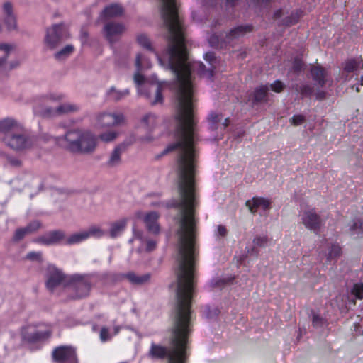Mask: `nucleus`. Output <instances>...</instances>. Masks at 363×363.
Here are the masks:
<instances>
[{
    "label": "nucleus",
    "mask_w": 363,
    "mask_h": 363,
    "mask_svg": "<svg viewBox=\"0 0 363 363\" xmlns=\"http://www.w3.org/2000/svg\"><path fill=\"white\" fill-rule=\"evenodd\" d=\"M177 304L170 337L171 348L152 343L148 355L154 359L168 358L167 363H186V345L191 332V302L196 257V210H179Z\"/></svg>",
    "instance_id": "obj_1"
},
{
    "label": "nucleus",
    "mask_w": 363,
    "mask_h": 363,
    "mask_svg": "<svg viewBox=\"0 0 363 363\" xmlns=\"http://www.w3.org/2000/svg\"><path fill=\"white\" fill-rule=\"evenodd\" d=\"M60 145L74 154L91 155L97 147L96 136L89 130L73 128L59 138Z\"/></svg>",
    "instance_id": "obj_2"
},
{
    "label": "nucleus",
    "mask_w": 363,
    "mask_h": 363,
    "mask_svg": "<svg viewBox=\"0 0 363 363\" xmlns=\"http://www.w3.org/2000/svg\"><path fill=\"white\" fill-rule=\"evenodd\" d=\"M91 281L87 275L73 274L69 277L65 288L72 298H81L89 295Z\"/></svg>",
    "instance_id": "obj_3"
},
{
    "label": "nucleus",
    "mask_w": 363,
    "mask_h": 363,
    "mask_svg": "<svg viewBox=\"0 0 363 363\" xmlns=\"http://www.w3.org/2000/svg\"><path fill=\"white\" fill-rule=\"evenodd\" d=\"M1 141L6 146L16 152L27 150L33 145L31 137L25 133L22 125L20 129L15 130L11 135L1 136Z\"/></svg>",
    "instance_id": "obj_4"
},
{
    "label": "nucleus",
    "mask_w": 363,
    "mask_h": 363,
    "mask_svg": "<svg viewBox=\"0 0 363 363\" xmlns=\"http://www.w3.org/2000/svg\"><path fill=\"white\" fill-rule=\"evenodd\" d=\"M69 276L52 264L47 266V289L53 291L58 287L65 289Z\"/></svg>",
    "instance_id": "obj_5"
},
{
    "label": "nucleus",
    "mask_w": 363,
    "mask_h": 363,
    "mask_svg": "<svg viewBox=\"0 0 363 363\" xmlns=\"http://www.w3.org/2000/svg\"><path fill=\"white\" fill-rule=\"evenodd\" d=\"M126 28L123 23L115 21H108L103 27V35L109 43L113 44L118 42Z\"/></svg>",
    "instance_id": "obj_6"
},
{
    "label": "nucleus",
    "mask_w": 363,
    "mask_h": 363,
    "mask_svg": "<svg viewBox=\"0 0 363 363\" xmlns=\"http://www.w3.org/2000/svg\"><path fill=\"white\" fill-rule=\"evenodd\" d=\"M303 225L308 230L318 233L322 225V219L315 208L305 209L301 213Z\"/></svg>",
    "instance_id": "obj_7"
},
{
    "label": "nucleus",
    "mask_w": 363,
    "mask_h": 363,
    "mask_svg": "<svg viewBox=\"0 0 363 363\" xmlns=\"http://www.w3.org/2000/svg\"><path fill=\"white\" fill-rule=\"evenodd\" d=\"M56 363H78L75 350L70 346H60L52 352Z\"/></svg>",
    "instance_id": "obj_8"
},
{
    "label": "nucleus",
    "mask_w": 363,
    "mask_h": 363,
    "mask_svg": "<svg viewBox=\"0 0 363 363\" xmlns=\"http://www.w3.org/2000/svg\"><path fill=\"white\" fill-rule=\"evenodd\" d=\"M97 125L100 128H108L119 125L124 123L125 117L122 113H101L96 118Z\"/></svg>",
    "instance_id": "obj_9"
},
{
    "label": "nucleus",
    "mask_w": 363,
    "mask_h": 363,
    "mask_svg": "<svg viewBox=\"0 0 363 363\" xmlns=\"http://www.w3.org/2000/svg\"><path fill=\"white\" fill-rule=\"evenodd\" d=\"M252 28L253 27L251 25L239 26L233 28L225 34V38L222 40V43L233 46L240 38L252 32Z\"/></svg>",
    "instance_id": "obj_10"
},
{
    "label": "nucleus",
    "mask_w": 363,
    "mask_h": 363,
    "mask_svg": "<svg viewBox=\"0 0 363 363\" xmlns=\"http://www.w3.org/2000/svg\"><path fill=\"white\" fill-rule=\"evenodd\" d=\"M45 336V332L38 330L35 325H27L21 330L22 341L29 345L39 343Z\"/></svg>",
    "instance_id": "obj_11"
},
{
    "label": "nucleus",
    "mask_w": 363,
    "mask_h": 363,
    "mask_svg": "<svg viewBox=\"0 0 363 363\" xmlns=\"http://www.w3.org/2000/svg\"><path fill=\"white\" fill-rule=\"evenodd\" d=\"M311 75L315 84L323 87L329 81L328 70L320 65H313L311 68Z\"/></svg>",
    "instance_id": "obj_12"
},
{
    "label": "nucleus",
    "mask_w": 363,
    "mask_h": 363,
    "mask_svg": "<svg viewBox=\"0 0 363 363\" xmlns=\"http://www.w3.org/2000/svg\"><path fill=\"white\" fill-rule=\"evenodd\" d=\"M133 143L132 140H125L115 147L114 150L111 153L109 160L107 162V165L113 167L118 165L121 163V155L128 146Z\"/></svg>",
    "instance_id": "obj_13"
},
{
    "label": "nucleus",
    "mask_w": 363,
    "mask_h": 363,
    "mask_svg": "<svg viewBox=\"0 0 363 363\" xmlns=\"http://www.w3.org/2000/svg\"><path fill=\"white\" fill-rule=\"evenodd\" d=\"M21 124L12 118H5L0 120V133L2 136L11 135L15 130L20 129Z\"/></svg>",
    "instance_id": "obj_14"
},
{
    "label": "nucleus",
    "mask_w": 363,
    "mask_h": 363,
    "mask_svg": "<svg viewBox=\"0 0 363 363\" xmlns=\"http://www.w3.org/2000/svg\"><path fill=\"white\" fill-rule=\"evenodd\" d=\"M79 110V106L77 104L66 103L60 105L56 108H47V115L58 116L62 114L74 113Z\"/></svg>",
    "instance_id": "obj_15"
},
{
    "label": "nucleus",
    "mask_w": 363,
    "mask_h": 363,
    "mask_svg": "<svg viewBox=\"0 0 363 363\" xmlns=\"http://www.w3.org/2000/svg\"><path fill=\"white\" fill-rule=\"evenodd\" d=\"M245 204L252 213H255L259 208L263 210L269 209L271 202L269 199L263 197H253L251 200L247 201Z\"/></svg>",
    "instance_id": "obj_16"
},
{
    "label": "nucleus",
    "mask_w": 363,
    "mask_h": 363,
    "mask_svg": "<svg viewBox=\"0 0 363 363\" xmlns=\"http://www.w3.org/2000/svg\"><path fill=\"white\" fill-rule=\"evenodd\" d=\"M3 10L5 14L4 22L8 30H14L16 28V20L13 13L12 4L9 1L5 2L3 5Z\"/></svg>",
    "instance_id": "obj_17"
},
{
    "label": "nucleus",
    "mask_w": 363,
    "mask_h": 363,
    "mask_svg": "<svg viewBox=\"0 0 363 363\" xmlns=\"http://www.w3.org/2000/svg\"><path fill=\"white\" fill-rule=\"evenodd\" d=\"M158 218L159 214L155 211L148 213L144 218L148 231L153 234H158L160 232V226L157 223Z\"/></svg>",
    "instance_id": "obj_18"
},
{
    "label": "nucleus",
    "mask_w": 363,
    "mask_h": 363,
    "mask_svg": "<svg viewBox=\"0 0 363 363\" xmlns=\"http://www.w3.org/2000/svg\"><path fill=\"white\" fill-rule=\"evenodd\" d=\"M123 13V7L117 4L106 6L101 13V18H112L121 16Z\"/></svg>",
    "instance_id": "obj_19"
},
{
    "label": "nucleus",
    "mask_w": 363,
    "mask_h": 363,
    "mask_svg": "<svg viewBox=\"0 0 363 363\" xmlns=\"http://www.w3.org/2000/svg\"><path fill=\"white\" fill-rule=\"evenodd\" d=\"M269 242V239L268 236L267 235H257L252 240L253 246L252 247L247 251V253L250 255H259V250L258 247H264L268 245V243Z\"/></svg>",
    "instance_id": "obj_20"
},
{
    "label": "nucleus",
    "mask_w": 363,
    "mask_h": 363,
    "mask_svg": "<svg viewBox=\"0 0 363 363\" xmlns=\"http://www.w3.org/2000/svg\"><path fill=\"white\" fill-rule=\"evenodd\" d=\"M362 69L363 59L361 57L348 59L343 63V70L347 73L354 72Z\"/></svg>",
    "instance_id": "obj_21"
},
{
    "label": "nucleus",
    "mask_w": 363,
    "mask_h": 363,
    "mask_svg": "<svg viewBox=\"0 0 363 363\" xmlns=\"http://www.w3.org/2000/svg\"><path fill=\"white\" fill-rule=\"evenodd\" d=\"M128 219L122 218L117 221L113 222L110 225L109 235L111 238H115L118 236L125 230L127 225Z\"/></svg>",
    "instance_id": "obj_22"
},
{
    "label": "nucleus",
    "mask_w": 363,
    "mask_h": 363,
    "mask_svg": "<svg viewBox=\"0 0 363 363\" xmlns=\"http://www.w3.org/2000/svg\"><path fill=\"white\" fill-rule=\"evenodd\" d=\"M130 94L128 89L118 90L115 86L111 87L106 92L108 100L118 101Z\"/></svg>",
    "instance_id": "obj_23"
},
{
    "label": "nucleus",
    "mask_w": 363,
    "mask_h": 363,
    "mask_svg": "<svg viewBox=\"0 0 363 363\" xmlns=\"http://www.w3.org/2000/svg\"><path fill=\"white\" fill-rule=\"evenodd\" d=\"M75 48L72 45H67L54 54V57L57 61H65L74 52Z\"/></svg>",
    "instance_id": "obj_24"
},
{
    "label": "nucleus",
    "mask_w": 363,
    "mask_h": 363,
    "mask_svg": "<svg viewBox=\"0 0 363 363\" xmlns=\"http://www.w3.org/2000/svg\"><path fill=\"white\" fill-rule=\"evenodd\" d=\"M124 277L133 284H143L150 280V276L149 274L143 275H137L133 272H128Z\"/></svg>",
    "instance_id": "obj_25"
},
{
    "label": "nucleus",
    "mask_w": 363,
    "mask_h": 363,
    "mask_svg": "<svg viewBox=\"0 0 363 363\" xmlns=\"http://www.w3.org/2000/svg\"><path fill=\"white\" fill-rule=\"evenodd\" d=\"M65 238V233L62 230H52L47 234V245L59 243Z\"/></svg>",
    "instance_id": "obj_26"
},
{
    "label": "nucleus",
    "mask_w": 363,
    "mask_h": 363,
    "mask_svg": "<svg viewBox=\"0 0 363 363\" xmlns=\"http://www.w3.org/2000/svg\"><path fill=\"white\" fill-rule=\"evenodd\" d=\"M351 235H361L363 234V219H354L349 228Z\"/></svg>",
    "instance_id": "obj_27"
},
{
    "label": "nucleus",
    "mask_w": 363,
    "mask_h": 363,
    "mask_svg": "<svg viewBox=\"0 0 363 363\" xmlns=\"http://www.w3.org/2000/svg\"><path fill=\"white\" fill-rule=\"evenodd\" d=\"M268 91L269 88L266 85L257 87L254 91V101L259 103L265 101Z\"/></svg>",
    "instance_id": "obj_28"
},
{
    "label": "nucleus",
    "mask_w": 363,
    "mask_h": 363,
    "mask_svg": "<svg viewBox=\"0 0 363 363\" xmlns=\"http://www.w3.org/2000/svg\"><path fill=\"white\" fill-rule=\"evenodd\" d=\"M341 247L336 244L332 245L327 255V262H331L333 261L337 260V259L341 255Z\"/></svg>",
    "instance_id": "obj_29"
},
{
    "label": "nucleus",
    "mask_w": 363,
    "mask_h": 363,
    "mask_svg": "<svg viewBox=\"0 0 363 363\" xmlns=\"http://www.w3.org/2000/svg\"><path fill=\"white\" fill-rule=\"evenodd\" d=\"M49 195L51 201L56 202L65 199L67 194L61 189L50 188L49 189Z\"/></svg>",
    "instance_id": "obj_30"
},
{
    "label": "nucleus",
    "mask_w": 363,
    "mask_h": 363,
    "mask_svg": "<svg viewBox=\"0 0 363 363\" xmlns=\"http://www.w3.org/2000/svg\"><path fill=\"white\" fill-rule=\"evenodd\" d=\"M88 238V234L84 231L74 233L69 237L66 241L67 244L72 245L79 243Z\"/></svg>",
    "instance_id": "obj_31"
},
{
    "label": "nucleus",
    "mask_w": 363,
    "mask_h": 363,
    "mask_svg": "<svg viewBox=\"0 0 363 363\" xmlns=\"http://www.w3.org/2000/svg\"><path fill=\"white\" fill-rule=\"evenodd\" d=\"M225 38V35H218L216 34L211 35L208 38V43L213 48H223L228 45V44H223L222 40Z\"/></svg>",
    "instance_id": "obj_32"
},
{
    "label": "nucleus",
    "mask_w": 363,
    "mask_h": 363,
    "mask_svg": "<svg viewBox=\"0 0 363 363\" xmlns=\"http://www.w3.org/2000/svg\"><path fill=\"white\" fill-rule=\"evenodd\" d=\"M118 135L117 131L111 130L99 134V139L104 143H111L114 141Z\"/></svg>",
    "instance_id": "obj_33"
},
{
    "label": "nucleus",
    "mask_w": 363,
    "mask_h": 363,
    "mask_svg": "<svg viewBox=\"0 0 363 363\" xmlns=\"http://www.w3.org/2000/svg\"><path fill=\"white\" fill-rule=\"evenodd\" d=\"M55 38L57 40H60L67 37V29L64 24L55 25L52 28Z\"/></svg>",
    "instance_id": "obj_34"
},
{
    "label": "nucleus",
    "mask_w": 363,
    "mask_h": 363,
    "mask_svg": "<svg viewBox=\"0 0 363 363\" xmlns=\"http://www.w3.org/2000/svg\"><path fill=\"white\" fill-rule=\"evenodd\" d=\"M222 114L211 113L208 116V121L211 123V128L212 130L217 129V124L222 120Z\"/></svg>",
    "instance_id": "obj_35"
},
{
    "label": "nucleus",
    "mask_w": 363,
    "mask_h": 363,
    "mask_svg": "<svg viewBox=\"0 0 363 363\" xmlns=\"http://www.w3.org/2000/svg\"><path fill=\"white\" fill-rule=\"evenodd\" d=\"M137 40L138 43L149 50H152L151 43L149 38L145 34H140L138 35Z\"/></svg>",
    "instance_id": "obj_36"
},
{
    "label": "nucleus",
    "mask_w": 363,
    "mask_h": 363,
    "mask_svg": "<svg viewBox=\"0 0 363 363\" xmlns=\"http://www.w3.org/2000/svg\"><path fill=\"white\" fill-rule=\"evenodd\" d=\"M352 294L359 299L363 298V284L357 283L353 285Z\"/></svg>",
    "instance_id": "obj_37"
},
{
    "label": "nucleus",
    "mask_w": 363,
    "mask_h": 363,
    "mask_svg": "<svg viewBox=\"0 0 363 363\" xmlns=\"http://www.w3.org/2000/svg\"><path fill=\"white\" fill-rule=\"evenodd\" d=\"M163 101L162 95V86L160 84H157L155 89V99L151 101L152 104H156L158 103H162Z\"/></svg>",
    "instance_id": "obj_38"
},
{
    "label": "nucleus",
    "mask_w": 363,
    "mask_h": 363,
    "mask_svg": "<svg viewBox=\"0 0 363 363\" xmlns=\"http://www.w3.org/2000/svg\"><path fill=\"white\" fill-rule=\"evenodd\" d=\"M13 47L9 44L0 43V50H3L6 52V55L3 57H0V67L6 61L9 51Z\"/></svg>",
    "instance_id": "obj_39"
},
{
    "label": "nucleus",
    "mask_w": 363,
    "mask_h": 363,
    "mask_svg": "<svg viewBox=\"0 0 363 363\" xmlns=\"http://www.w3.org/2000/svg\"><path fill=\"white\" fill-rule=\"evenodd\" d=\"M27 235H28V233L26 232L25 227L18 228L14 233L13 240L14 242H18L23 240L24 237Z\"/></svg>",
    "instance_id": "obj_40"
},
{
    "label": "nucleus",
    "mask_w": 363,
    "mask_h": 363,
    "mask_svg": "<svg viewBox=\"0 0 363 363\" xmlns=\"http://www.w3.org/2000/svg\"><path fill=\"white\" fill-rule=\"evenodd\" d=\"M26 259L40 262L43 261V253L41 252H30L26 255Z\"/></svg>",
    "instance_id": "obj_41"
},
{
    "label": "nucleus",
    "mask_w": 363,
    "mask_h": 363,
    "mask_svg": "<svg viewBox=\"0 0 363 363\" xmlns=\"http://www.w3.org/2000/svg\"><path fill=\"white\" fill-rule=\"evenodd\" d=\"M85 232L88 234V238L90 236L101 237L104 234L103 230L96 226H91Z\"/></svg>",
    "instance_id": "obj_42"
},
{
    "label": "nucleus",
    "mask_w": 363,
    "mask_h": 363,
    "mask_svg": "<svg viewBox=\"0 0 363 363\" xmlns=\"http://www.w3.org/2000/svg\"><path fill=\"white\" fill-rule=\"evenodd\" d=\"M299 92L302 97L311 96L313 92V88L310 85L304 84L300 87Z\"/></svg>",
    "instance_id": "obj_43"
},
{
    "label": "nucleus",
    "mask_w": 363,
    "mask_h": 363,
    "mask_svg": "<svg viewBox=\"0 0 363 363\" xmlns=\"http://www.w3.org/2000/svg\"><path fill=\"white\" fill-rule=\"evenodd\" d=\"M40 226L41 224L38 221H33L27 225L25 228L29 235L37 231L40 228Z\"/></svg>",
    "instance_id": "obj_44"
},
{
    "label": "nucleus",
    "mask_w": 363,
    "mask_h": 363,
    "mask_svg": "<svg viewBox=\"0 0 363 363\" xmlns=\"http://www.w3.org/2000/svg\"><path fill=\"white\" fill-rule=\"evenodd\" d=\"M306 121V117L301 114L294 115L291 119V124L297 126L301 125Z\"/></svg>",
    "instance_id": "obj_45"
},
{
    "label": "nucleus",
    "mask_w": 363,
    "mask_h": 363,
    "mask_svg": "<svg viewBox=\"0 0 363 363\" xmlns=\"http://www.w3.org/2000/svg\"><path fill=\"white\" fill-rule=\"evenodd\" d=\"M142 123L146 127H152L155 123V117L152 114H147L142 119Z\"/></svg>",
    "instance_id": "obj_46"
},
{
    "label": "nucleus",
    "mask_w": 363,
    "mask_h": 363,
    "mask_svg": "<svg viewBox=\"0 0 363 363\" xmlns=\"http://www.w3.org/2000/svg\"><path fill=\"white\" fill-rule=\"evenodd\" d=\"M33 111H34V114L35 116H40V117H42L43 119L45 118V108L43 106V104L38 105V104H35L33 107Z\"/></svg>",
    "instance_id": "obj_47"
},
{
    "label": "nucleus",
    "mask_w": 363,
    "mask_h": 363,
    "mask_svg": "<svg viewBox=\"0 0 363 363\" xmlns=\"http://www.w3.org/2000/svg\"><path fill=\"white\" fill-rule=\"evenodd\" d=\"M325 320L317 314H314L312 318V324L313 327L319 328L324 325Z\"/></svg>",
    "instance_id": "obj_48"
},
{
    "label": "nucleus",
    "mask_w": 363,
    "mask_h": 363,
    "mask_svg": "<svg viewBox=\"0 0 363 363\" xmlns=\"http://www.w3.org/2000/svg\"><path fill=\"white\" fill-rule=\"evenodd\" d=\"M270 86H271V89L274 92H277V93L281 92L284 88V84L279 80L275 81L273 84H271Z\"/></svg>",
    "instance_id": "obj_49"
},
{
    "label": "nucleus",
    "mask_w": 363,
    "mask_h": 363,
    "mask_svg": "<svg viewBox=\"0 0 363 363\" xmlns=\"http://www.w3.org/2000/svg\"><path fill=\"white\" fill-rule=\"evenodd\" d=\"M100 340L102 342H106L111 339V335L109 334L108 330L106 327H103L100 331Z\"/></svg>",
    "instance_id": "obj_50"
},
{
    "label": "nucleus",
    "mask_w": 363,
    "mask_h": 363,
    "mask_svg": "<svg viewBox=\"0 0 363 363\" xmlns=\"http://www.w3.org/2000/svg\"><path fill=\"white\" fill-rule=\"evenodd\" d=\"M228 230L225 226L222 225H218L217 227V231L216 232V235L218 238H225L228 235Z\"/></svg>",
    "instance_id": "obj_51"
},
{
    "label": "nucleus",
    "mask_w": 363,
    "mask_h": 363,
    "mask_svg": "<svg viewBox=\"0 0 363 363\" xmlns=\"http://www.w3.org/2000/svg\"><path fill=\"white\" fill-rule=\"evenodd\" d=\"M6 160L9 162V164L13 167H20L21 164V162L19 159L15 157H12L11 155H6Z\"/></svg>",
    "instance_id": "obj_52"
},
{
    "label": "nucleus",
    "mask_w": 363,
    "mask_h": 363,
    "mask_svg": "<svg viewBox=\"0 0 363 363\" xmlns=\"http://www.w3.org/2000/svg\"><path fill=\"white\" fill-rule=\"evenodd\" d=\"M157 242L152 240H147L146 251L151 252L156 248Z\"/></svg>",
    "instance_id": "obj_53"
},
{
    "label": "nucleus",
    "mask_w": 363,
    "mask_h": 363,
    "mask_svg": "<svg viewBox=\"0 0 363 363\" xmlns=\"http://www.w3.org/2000/svg\"><path fill=\"white\" fill-rule=\"evenodd\" d=\"M298 22V16H294L293 14L290 16L286 18L285 20V24L286 26H291L296 23Z\"/></svg>",
    "instance_id": "obj_54"
},
{
    "label": "nucleus",
    "mask_w": 363,
    "mask_h": 363,
    "mask_svg": "<svg viewBox=\"0 0 363 363\" xmlns=\"http://www.w3.org/2000/svg\"><path fill=\"white\" fill-rule=\"evenodd\" d=\"M302 67H303V62L301 60L296 59L294 62L293 69L295 71L298 72L302 69Z\"/></svg>",
    "instance_id": "obj_55"
},
{
    "label": "nucleus",
    "mask_w": 363,
    "mask_h": 363,
    "mask_svg": "<svg viewBox=\"0 0 363 363\" xmlns=\"http://www.w3.org/2000/svg\"><path fill=\"white\" fill-rule=\"evenodd\" d=\"M327 93L323 90H318L315 93V97L318 100H323L326 98Z\"/></svg>",
    "instance_id": "obj_56"
},
{
    "label": "nucleus",
    "mask_w": 363,
    "mask_h": 363,
    "mask_svg": "<svg viewBox=\"0 0 363 363\" xmlns=\"http://www.w3.org/2000/svg\"><path fill=\"white\" fill-rule=\"evenodd\" d=\"M134 81L137 84H141L144 82V77L139 73H136L134 75Z\"/></svg>",
    "instance_id": "obj_57"
},
{
    "label": "nucleus",
    "mask_w": 363,
    "mask_h": 363,
    "mask_svg": "<svg viewBox=\"0 0 363 363\" xmlns=\"http://www.w3.org/2000/svg\"><path fill=\"white\" fill-rule=\"evenodd\" d=\"M205 60L208 61L211 64L216 60L214 53L208 52L205 55Z\"/></svg>",
    "instance_id": "obj_58"
},
{
    "label": "nucleus",
    "mask_w": 363,
    "mask_h": 363,
    "mask_svg": "<svg viewBox=\"0 0 363 363\" xmlns=\"http://www.w3.org/2000/svg\"><path fill=\"white\" fill-rule=\"evenodd\" d=\"M135 66L137 67L138 70L140 69V67H141V55H140V54H138L136 55Z\"/></svg>",
    "instance_id": "obj_59"
},
{
    "label": "nucleus",
    "mask_w": 363,
    "mask_h": 363,
    "mask_svg": "<svg viewBox=\"0 0 363 363\" xmlns=\"http://www.w3.org/2000/svg\"><path fill=\"white\" fill-rule=\"evenodd\" d=\"M134 238L143 240V233L140 231L134 232Z\"/></svg>",
    "instance_id": "obj_60"
},
{
    "label": "nucleus",
    "mask_w": 363,
    "mask_h": 363,
    "mask_svg": "<svg viewBox=\"0 0 363 363\" xmlns=\"http://www.w3.org/2000/svg\"><path fill=\"white\" fill-rule=\"evenodd\" d=\"M229 123H230L229 118H226L222 123L223 128H225L226 127H228L229 125Z\"/></svg>",
    "instance_id": "obj_61"
},
{
    "label": "nucleus",
    "mask_w": 363,
    "mask_h": 363,
    "mask_svg": "<svg viewBox=\"0 0 363 363\" xmlns=\"http://www.w3.org/2000/svg\"><path fill=\"white\" fill-rule=\"evenodd\" d=\"M281 16V10H277V11H275V13H274V18H279Z\"/></svg>",
    "instance_id": "obj_62"
},
{
    "label": "nucleus",
    "mask_w": 363,
    "mask_h": 363,
    "mask_svg": "<svg viewBox=\"0 0 363 363\" xmlns=\"http://www.w3.org/2000/svg\"><path fill=\"white\" fill-rule=\"evenodd\" d=\"M236 0H226L228 4L233 5Z\"/></svg>",
    "instance_id": "obj_63"
},
{
    "label": "nucleus",
    "mask_w": 363,
    "mask_h": 363,
    "mask_svg": "<svg viewBox=\"0 0 363 363\" xmlns=\"http://www.w3.org/2000/svg\"><path fill=\"white\" fill-rule=\"evenodd\" d=\"M359 82H360V85L363 86V74L361 76Z\"/></svg>",
    "instance_id": "obj_64"
}]
</instances>
